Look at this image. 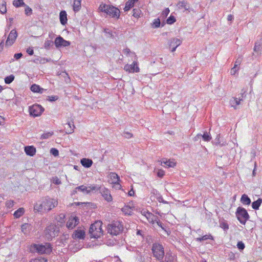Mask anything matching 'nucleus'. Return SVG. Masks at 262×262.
Segmentation results:
<instances>
[{"label":"nucleus","mask_w":262,"mask_h":262,"mask_svg":"<svg viewBox=\"0 0 262 262\" xmlns=\"http://www.w3.org/2000/svg\"><path fill=\"white\" fill-rule=\"evenodd\" d=\"M58 205L57 200L48 196L45 197L38 201L34 206L35 211L42 213H47Z\"/></svg>","instance_id":"obj_1"},{"label":"nucleus","mask_w":262,"mask_h":262,"mask_svg":"<svg viewBox=\"0 0 262 262\" xmlns=\"http://www.w3.org/2000/svg\"><path fill=\"white\" fill-rule=\"evenodd\" d=\"M98 10L101 12L106 13L109 17L118 19L120 16V10L113 5L101 3Z\"/></svg>","instance_id":"obj_2"},{"label":"nucleus","mask_w":262,"mask_h":262,"mask_svg":"<svg viewBox=\"0 0 262 262\" xmlns=\"http://www.w3.org/2000/svg\"><path fill=\"white\" fill-rule=\"evenodd\" d=\"M59 231L60 228L58 225L51 224L46 228L44 231V236L47 240L51 241L58 235Z\"/></svg>","instance_id":"obj_3"},{"label":"nucleus","mask_w":262,"mask_h":262,"mask_svg":"<svg viewBox=\"0 0 262 262\" xmlns=\"http://www.w3.org/2000/svg\"><path fill=\"white\" fill-rule=\"evenodd\" d=\"M123 225L121 222L116 221L111 222L107 225V233L112 235H117L123 231Z\"/></svg>","instance_id":"obj_4"},{"label":"nucleus","mask_w":262,"mask_h":262,"mask_svg":"<svg viewBox=\"0 0 262 262\" xmlns=\"http://www.w3.org/2000/svg\"><path fill=\"white\" fill-rule=\"evenodd\" d=\"M102 223L100 221H97L91 225L89 230L91 237L98 238L102 235Z\"/></svg>","instance_id":"obj_5"},{"label":"nucleus","mask_w":262,"mask_h":262,"mask_svg":"<svg viewBox=\"0 0 262 262\" xmlns=\"http://www.w3.org/2000/svg\"><path fill=\"white\" fill-rule=\"evenodd\" d=\"M236 216L239 222L243 225H245L249 218L247 210L245 208L240 207L237 208Z\"/></svg>","instance_id":"obj_6"},{"label":"nucleus","mask_w":262,"mask_h":262,"mask_svg":"<svg viewBox=\"0 0 262 262\" xmlns=\"http://www.w3.org/2000/svg\"><path fill=\"white\" fill-rule=\"evenodd\" d=\"M152 251L154 256L158 260H162L164 255L163 246L158 243H155L152 245Z\"/></svg>","instance_id":"obj_7"},{"label":"nucleus","mask_w":262,"mask_h":262,"mask_svg":"<svg viewBox=\"0 0 262 262\" xmlns=\"http://www.w3.org/2000/svg\"><path fill=\"white\" fill-rule=\"evenodd\" d=\"M34 247L40 254H50L52 252V247L50 243L43 244H34Z\"/></svg>","instance_id":"obj_8"},{"label":"nucleus","mask_w":262,"mask_h":262,"mask_svg":"<svg viewBox=\"0 0 262 262\" xmlns=\"http://www.w3.org/2000/svg\"><path fill=\"white\" fill-rule=\"evenodd\" d=\"M43 111V108L39 104H34L29 107L30 114L34 117L40 116Z\"/></svg>","instance_id":"obj_9"},{"label":"nucleus","mask_w":262,"mask_h":262,"mask_svg":"<svg viewBox=\"0 0 262 262\" xmlns=\"http://www.w3.org/2000/svg\"><path fill=\"white\" fill-rule=\"evenodd\" d=\"M17 37V33L15 30H12L6 40L5 46L6 47H10L12 46L15 42Z\"/></svg>","instance_id":"obj_10"},{"label":"nucleus","mask_w":262,"mask_h":262,"mask_svg":"<svg viewBox=\"0 0 262 262\" xmlns=\"http://www.w3.org/2000/svg\"><path fill=\"white\" fill-rule=\"evenodd\" d=\"M124 70L129 73H138L140 71L137 61H134L131 64H127L125 65Z\"/></svg>","instance_id":"obj_11"},{"label":"nucleus","mask_w":262,"mask_h":262,"mask_svg":"<svg viewBox=\"0 0 262 262\" xmlns=\"http://www.w3.org/2000/svg\"><path fill=\"white\" fill-rule=\"evenodd\" d=\"M168 43L169 48H171V51L173 52L182 43V41L178 38H172L169 40Z\"/></svg>","instance_id":"obj_12"},{"label":"nucleus","mask_w":262,"mask_h":262,"mask_svg":"<svg viewBox=\"0 0 262 262\" xmlns=\"http://www.w3.org/2000/svg\"><path fill=\"white\" fill-rule=\"evenodd\" d=\"M242 93L241 96L238 98L233 97L230 100V104L231 107H233L234 109L237 108V106L240 104L241 101L243 100V98L244 97V94L245 93L246 91L242 90Z\"/></svg>","instance_id":"obj_13"},{"label":"nucleus","mask_w":262,"mask_h":262,"mask_svg":"<svg viewBox=\"0 0 262 262\" xmlns=\"http://www.w3.org/2000/svg\"><path fill=\"white\" fill-rule=\"evenodd\" d=\"M100 192L105 201L108 202L112 201L113 198L110 191L108 189L105 187H101Z\"/></svg>","instance_id":"obj_14"},{"label":"nucleus","mask_w":262,"mask_h":262,"mask_svg":"<svg viewBox=\"0 0 262 262\" xmlns=\"http://www.w3.org/2000/svg\"><path fill=\"white\" fill-rule=\"evenodd\" d=\"M54 43L57 48H59L60 47H67L70 45V42L69 41L64 40L60 36L56 38Z\"/></svg>","instance_id":"obj_15"},{"label":"nucleus","mask_w":262,"mask_h":262,"mask_svg":"<svg viewBox=\"0 0 262 262\" xmlns=\"http://www.w3.org/2000/svg\"><path fill=\"white\" fill-rule=\"evenodd\" d=\"M79 223V219L76 216H71L67 223V227L69 229H73Z\"/></svg>","instance_id":"obj_16"},{"label":"nucleus","mask_w":262,"mask_h":262,"mask_svg":"<svg viewBox=\"0 0 262 262\" xmlns=\"http://www.w3.org/2000/svg\"><path fill=\"white\" fill-rule=\"evenodd\" d=\"M111 183L114 185H118V189L121 188V185L119 182L120 181L119 176L115 172H111L110 174Z\"/></svg>","instance_id":"obj_17"},{"label":"nucleus","mask_w":262,"mask_h":262,"mask_svg":"<svg viewBox=\"0 0 262 262\" xmlns=\"http://www.w3.org/2000/svg\"><path fill=\"white\" fill-rule=\"evenodd\" d=\"M85 237V232L81 229H77L75 230L73 235L72 237L75 239H83Z\"/></svg>","instance_id":"obj_18"},{"label":"nucleus","mask_w":262,"mask_h":262,"mask_svg":"<svg viewBox=\"0 0 262 262\" xmlns=\"http://www.w3.org/2000/svg\"><path fill=\"white\" fill-rule=\"evenodd\" d=\"M26 154L30 156H33L35 155L36 150L33 146H27L25 147Z\"/></svg>","instance_id":"obj_19"},{"label":"nucleus","mask_w":262,"mask_h":262,"mask_svg":"<svg viewBox=\"0 0 262 262\" xmlns=\"http://www.w3.org/2000/svg\"><path fill=\"white\" fill-rule=\"evenodd\" d=\"M202 137L203 140L204 141L208 142L211 139V136L209 133L205 132L203 135L202 134H198L194 138V140H197V138H199L200 137Z\"/></svg>","instance_id":"obj_20"},{"label":"nucleus","mask_w":262,"mask_h":262,"mask_svg":"<svg viewBox=\"0 0 262 262\" xmlns=\"http://www.w3.org/2000/svg\"><path fill=\"white\" fill-rule=\"evenodd\" d=\"M80 162L81 165L85 168H90L93 164V161L88 158H82Z\"/></svg>","instance_id":"obj_21"},{"label":"nucleus","mask_w":262,"mask_h":262,"mask_svg":"<svg viewBox=\"0 0 262 262\" xmlns=\"http://www.w3.org/2000/svg\"><path fill=\"white\" fill-rule=\"evenodd\" d=\"M177 7L179 9H184V10H188L190 8L189 4L185 1L179 2L177 4Z\"/></svg>","instance_id":"obj_22"},{"label":"nucleus","mask_w":262,"mask_h":262,"mask_svg":"<svg viewBox=\"0 0 262 262\" xmlns=\"http://www.w3.org/2000/svg\"><path fill=\"white\" fill-rule=\"evenodd\" d=\"M138 1L139 0H128L125 3V7L124 8V11L126 12L129 10L134 6L135 3Z\"/></svg>","instance_id":"obj_23"},{"label":"nucleus","mask_w":262,"mask_h":262,"mask_svg":"<svg viewBox=\"0 0 262 262\" xmlns=\"http://www.w3.org/2000/svg\"><path fill=\"white\" fill-rule=\"evenodd\" d=\"M67 14L65 11H61L59 14V19L61 24L63 25L67 23Z\"/></svg>","instance_id":"obj_24"},{"label":"nucleus","mask_w":262,"mask_h":262,"mask_svg":"<svg viewBox=\"0 0 262 262\" xmlns=\"http://www.w3.org/2000/svg\"><path fill=\"white\" fill-rule=\"evenodd\" d=\"M32 229V227L30 224L28 223H25L23 224L21 226V231L25 234H27L29 233L30 230Z\"/></svg>","instance_id":"obj_25"},{"label":"nucleus","mask_w":262,"mask_h":262,"mask_svg":"<svg viewBox=\"0 0 262 262\" xmlns=\"http://www.w3.org/2000/svg\"><path fill=\"white\" fill-rule=\"evenodd\" d=\"M81 7V0H73V9L75 12L79 11Z\"/></svg>","instance_id":"obj_26"},{"label":"nucleus","mask_w":262,"mask_h":262,"mask_svg":"<svg viewBox=\"0 0 262 262\" xmlns=\"http://www.w3.org/2000/svg\"><path fill=\"white\" fill-rule=\"evenodd\" d=\"M31 90L34 93H42L44 89L43 88H40L38 85L36 84H33L31 85Z\"/></svg>","instance_id":"obj_27"},{"label":"nucleus","mask_w":262,"mask_h":262,"mask_svg":"<svg viewBox=\"0 0 262 262\" xmlns=\"http://www.w3.org/2000/svg\"><path fill=\"white\" fill-rule=\"evenodd\" d=\"M146 218L149 223L152 224L154 223L155 222L157 221V220L158 219V217L151 212L147 213V215Z\"/></svg>","instance_id":"obj_28"},{"label":"nucleus","mask_w":262,"mask_h":262,"mask_svg":"<svg viewBox=\"0 0 262 262\" xmlns=\"http://www.w3.org/2000/svg\"><path fill=\"white\" fill-rule=\"evenodd\" d=\"M24 209L23 208H19L14 212L13 215L15 218L18 219L21 216L24 214Z\"/></svg>","instance_id":"obj_29"},{"label":"nucleus","mask_w":262,"mask_h":262,"mask_svg":"<svg viewBox=\"0 0 262 262\" xmlns=\"http://www.w3.org/2000/svg\"><path fill=\"white\" fill-rule=\"evenodd\" d=\"M133 210L129 206H125L122 208V211L125 215H131L133 213Z\"/></svg>","instance_id":"obj_30"},{"label":"nucleus","mask_w":262,"mask_h":262,"mask_svg":"<svg viewBox=\"0 0 262 262\" xmlns=\"http://www.w3.org/2000/svg\"><path fill=\"white\" fill-rule=\"evenodd\" d=\"M241 201L243 204L245 205H249L251 203L250 198L245 194L242 196Z\"/></svg>","instance_id":"obj_31"},{"label":"nucleus","mask_w":262,"mask_h":262,"mask_svg":"<svg viewBox=\"0 0 262 262\" xmlns=\"http://www.w3.org/2000/svg\"><path fill=\"white\" fill-rule=\"evenodd\" d=\"M262 203V199L259 198L256 201H254L252 203V207L254 209L257 210L259 208L260 205Z\"/></svg>","instance_id":"obj_32"},{"label":"nucleus","mask_w":262,"mask_h":262,"mask_svg":"<svg viewBox=\"0 0 262 262\" xmlns=\"http://www.w3.org/2000/svg\"><path fill=\"white\" fill-rule=\"evenodd\" d=\"M13 5L16 8L21 6H26V4L24 2V0H14L13 2Z\"/></svg>","instance_id":"obj_33"},{"label":"nucleus","mask_w":262,"mask_h":262,"mask_svg":"<svg viewBox=\"0 0 262 262\" xmlns=\"http://www.w3.org/2000/svg\"><path fill=\"white\" fill-rule=\"evenodd\" d=\"M66 125L68 126V128H67L66 127H65V129L67 130L66 133L67 134H71L74 132V128L75 127V126L73 124H72L70 122L66 124Z\"/></svg>","instance_id":"obj_34"},{"label":"nucleus","mask_w":262,"mask_h":262,"mask_svg":"<svg viewBox=\"0 0 262 262\" xmlns=\"http://www.w3.org/2000/svg\"><path fill=\"white\" fill-rule=\"evenodd\" d=\"M101 187L97 185H90L88 186V189L89 190V193H90L91 191H97L98 190H100Z\"/></svg>","instance_id":"obj_35"},{"label":"nucleus","mask_w":262,"mask_h":262,"mask_svg":"<svg viewBox=\"0 0 262 262\" xmlns=\"http://www.w3.org/2000/svg\"><path fill=\"white\" fill-rule=\"evenodd\" d=\"M76 189H78V190H80L85 194H89V190L88 189V186L85 185H81L80 186L77 187Z\"/></svg>","instance_id":"obj_36"},{"label":"nucleus","mask_w":262,"mask_h":262,"mask_svg":"<svg viewBox=\"0 0 262 262\" xmlns=\"http://www.w3.org/2000/svg\"><path fill=\"white\" fill-rule=\"evenodd\" d=\"M105 35L107 38H114V35L112 31L109 29L105 28L103 29Z\"/></svg>","instance_id":"obj_37"},{"label":"nucleus","mask_w":262,"mask_h":262,"mask_svg":"<svg viewBox=\"0 0 262 262\" xmlns=\"http://www.w3.org/2000/svg\"><path fill=\"white\" fill-rule=\"evenodd\" d=\"M133 16L135 18H139L141 14V11L139 8L134 9Z\"/></svg>","instance_id":"obj_38"},{"label":"nucleus","mask_w":262,"mask_h":262,"mask_svg":"<svg viewBox=\"0 0 262 262\" xmlns=\"http://www.w3.org/2000/svg\"><path fill=\"white\" fill-rule=\"evenodd\" d=\"M14 79V76L12 74L7 76L5 78V82L6 84H10L11 83Z\"/></svg>","instance_id":"obj_39"},{"label":"nucleus","mask_w":262,"mask_h":262,"mask_svg":"<svg viewBox=\"0 0 262 262\" xmlns=\"http://www.w3.org/2000/svg\"><path fill=\"white\" fill-rule=\"evenodd\" d=\"M0 12L2 14H5L7 12L6 2L4 1L2 5H0Z\"/></svg>","instance_id":"obj_40"},{"label":"nucleus","mask_w":262,"mask_h":262,"mask_svg":"<svg viewBox=\"0 0 262 262\" xmlns=\"http://www.w3.org/2000/svg\"><path fill=\"white\" fill-rule=\"evenodd\" d=\"M54 133L53 132H47L43 134L41 136V139H47L51 137L53 135Z\"/></svg>","instance_id":"obj_41"},{"label":"nucleus","mask_w":262,"mask_h":262,"mask_svg":"<svg viewBox=\"0 0 262 262\" xmlns=\"http://www.w3.org/2000/svg\"><path fill=\"white\" fill-rule=\"evenodd\" d=\"M163 163L168 167H173L176 165V163L173 161L170 160H166L165 162L163 161Z\"/></svg>","instance_id":"obj_42"},{"label":"nucleus","mask_w":262,"mask_h":262,"mask_svg":"<svg viewBox=\"0 0 262 262\" xmlns=\"http://www.w3.org/2000/svg\"><path fill=\"white\" fill-rule=\"evenodd\" d=\"M214 143L215 144V145H220V146H224V145H226L225 142H223V143L221 142V141L220 140V135H218L216 136V138L215 139Z\"/></svg>","instance_id":"obj_43"},{"label":"nucleus","mask_w":262,"mask_h":262,"mask_svg":"<svg viewBox=\"0 0 262 262\" xmlns=\"http://www.w3.org/2000/svg\"><path fill=\"white\" fill-rule=\"evenodd\" d=\"M53 42L51 40H47L44 43V47L46 49H49L51 46H53Z\"/></svg>","instance_id":"obj_44"},{"label":"nucleus","mask_w":262,"mask_h":262,"mask_svg":"<svg viewBox=\"0 0 262 262\" xmlns=\"http://www.w3.org/2000/svg\"><path fill=\"white\" fill-rule=\"evenodd\" d=\"M211 238L212 239V237L211 235H205L201 237H198L196 238L197 241L201 242L202 241L207 240V239Z\"/></svg>","instance_id":"obj_45"},{"label":"nucleus","mask_w":262,"mask_h":262,"mask_svg":"<svg viewBox=\"0 0 262 262\" xmlns=\"http://www.w3.org/2000/svg\"><path fill=\"white\" fill-rule=\"evenodd\" d=\"M176 21L175 17L173 16H170L167 19V23L168 24H172Z\"/></svg>","instance_id":"obj_46"},{"label":"nucleus","mask_w":262,"mask_h":262,"mask_svg":"<svg viewBox=\"0 0 262 262\" xmlns=\"http://www.w3.org/2000/svg\"><path fill=\"white\" fill-rule=\"evenodd\" d=\"M31 262H47V259L40 257L32 259Z\"/></svg>","instance_id":"obj_47"},{"label":"nucleus","mask_w":262,"mask_h":262,"mask_svg":"<svg viewBox=\"0 0 262 262\" xmlns=\"http://www.w3.org/2000/svg\"><path fill=\"white\" fill-rule=\"evenodd\" d=\"M25 14L27 15H30L32 13V10L31 8H30L28 6L26 5V8L25 10Z\"/></svg>","instance_id":"obj_48"},{"label":"nucleus","mask_w":262,"mask_h":262,"mask_svg":"<svg viewBox=\"0 0 262 262\" xmlns=\"http://www.w3.org/2000/svg\"><path fill=\"white\" fill-rule=\"evenodd\" d=\"M160 25V20L159 18L155 19L153 22L152 26L154 28H158Z\"/></svg>","instance_id":"obj_49"},{"label":"nucleus","mask_w":262,"mask_h":262,"mask_svg":"<svg viewBox=\"0 0 262 262\" xmlns=\"http://www.w3.org/2000/svg\"><path fill=\"white\" fill-rule=\"evenodd\" d=\"M14 205V201L13 200H8L6 202V206L7 208H11Z\"/></svg>","instance_id":"obj_50"},{"label":"nucleus","mask_w":262,"mask_h":262,"mask_svg":"<svg viewBox=\"0 0 262 262\" xmlns=\"http://www.w3.org/2000/svg\"><path fill=\"white\" fill-rule=\"evenodd\" d=\"M237 247L238 248V249L243 250L244 249L245 246L243 242L240 241L237 243Z\"/></svg>","instance_id":"obj_51"},{"label":"nucleus","mask_w":262,"mask_h":262,"mask_svg":"<svg viewBox=\"0 0 262 262\" xmlns=\"http://www.w3.org/2000/svg\"><path fill=\"white\" fill-rule=\"evenodd\" d=\"M50 153L55 157L59 155L58 150L55 148H52L51 149Z\"/></svg>","instance_id":"obj_52"},{"label":"nucleus","mask_w":262,"mask_h":262,"mask_svg":"<svg viewBox=\"0 0 262 262\" xmlns=\"http://www.w3.org/2000/svg\"><path fill=\"white\" fill-rule=\"evenodd\" d=\"M123 136L124 137L127 139L131 138L133 137V134L128 132H124Z\"/></svg>","instance_id":"obj_53"},{"label":"nucleus","mask_w":262,"mask_h":262,"mask_svg":"<svg viewBox=\"0 0 262 262\" xmlns=\"http://www.w3.org/2000/svg\"><path fill=\"white\" fill-rule=\"evenodd\" d=\"M52 182L54 184L59 185L61 184V181L57 177L53 178Z\"/></svg>","instance_id":"obj_54"},{"label":"nucleus","mask_w":262,"mask_h":262,"mask_svg":"<svg viewBox=\"0 0 262 262\" xmlns=\"http://www.w3.org/2000/svg\"><path fill=\"white\" fill-rule=\"evenodd\" d=\"M242 61V57H238L236 59V61H235L234 66L237 67V66L240 65Z\"/></svg>","instance_id":"obj_55"},{"label":"nucleus","mask_w":262,"mask_h":262,"mask_svg":"<svg viewBox=\"0 0 262 262\" xmlns=\"http://www.w3.org/2000/svg\"><path fill=\"white\" fill-rule=\"evenodd\" d=\"M236 67L234 66V67L231 69L230 73L231 75H235V73L238 71V69H236Z\"/></svg>","instance_id":"obj_56"},{"label":"nucleus","mask_w":262,"mask_h":262,"mask_svg":"<svg viewBox=\"0 0 262 262\" xmlns=\"http://www.w3.org/2000/svg\"><path fill=\"white\" fill-rule=\"evenodd\" d=\"M157 175L159 177L162 178L164 175V171L162 170H159L157 172Z\"/></svg>","instance_id":"obj_57"},{"label":"nucleus","mask_w":262,"mask_h":262,"mask_svg":"<svg viewBox=\"0 0 262 262\" xmlns=\"http://www.w3.org/2000/svg\"><path fill=\"white\" fill-rule=\"evenodd\" d=\"M27 52L29 55H32L34 53V51L32 48H29L27 50Z\"/></svg>","instance_id":"obj_58"},{"label":"nucleus","mask_w":262,"mask_h":262,"mask_svg":"<svg viewBox=\"0 0 262 262\" xmlns=\"http://www.w3.org/2000/svg\"><path fill=\"white\" fill-rule=\"evenodd\" d=\"M58 97L57 96H51L49 97V100L51 101H54L58 99Z\"/></svg>","instance_id":"obj_59"},{"label":"nucleus","mask_w":262,"mask_h":262,"mask_svg":"<svg viewBox=\"0 0 262 262\" xmlns=\"http://www.w3.org/2000/svg\"><path fill=\"white\" fill-rule=\"evenodd\" d=\"M23 56V54L21 53H16L14 55V57L15 58V59L17 60Z\"/></svg>","instance_id":"obj_60"},{"label":"nucleus","mask_w":262,"mask_h":262,"mask_svg":"<svg viewBox=\"0 0 262 262\" xmlns=\"http://www.w3.org/2000/svg\"><path fill=\"white\" fill-rule=\"evenodd\" d=\"M123 53L126 55H128L131 53V51L128 48H126L123 50Z\"/></svg>","instance_id":"obj_61"},{"label":"nucleus","mask_w":262,"mask_h":262,"mask_svg":"<svg viewBox=\"0 0 262 262\" xmlns=\"http://www.w3.org/2000/svg\"><path fill=\"white\" fill-rule=\"evenodd\" d=\"M149 211H147V210H145V209H143L141 211V213L142 215L144 216L145 217H146V216L147 215V213H149Z\"/></svg>","instance_id":"obj_62"},{"label":"nucleus","mask_w":262,"mask_h":262,"mask_svg":"<svg viewBox=\"0 0 262 262\" xmlns=\"http://www.w3.org/2000/svg\"><path fill=\"white\" fill-rule=\"evenodd\" d=\"M169 9L168 8H166L163 11V15H165V16H167L168 14L169 13Z\"/></svg>","instance_id":"obj_63"},{"label":"nucleus","mask_w":262,"mask_h":262,"mask_svg":"<svg viewBox=\"0 0 262 262\" xmlns=\"http://www.w3.org/2000/svg\"><path fill=\"white\" fill-rule=\"evenodd\" d=\"M260 45H257L256 43L254 47V50L255 52H257L260 50Z\"/></svg>","instance_id":"obj_64"}]
</instances>
